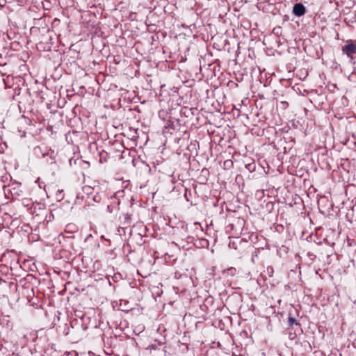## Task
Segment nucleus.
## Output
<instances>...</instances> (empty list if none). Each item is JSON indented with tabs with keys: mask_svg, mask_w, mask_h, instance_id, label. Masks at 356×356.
I'll return each instance as SVG.
<instances>
[{
	"mask_svg": "<svg viewBox=\"0 0 356 356\" xmlns=\"http://www.w3.org/2000/svg\"><path fill=\"white\" fill-rule=\"evenodd\" d=\"M342 53L350 60L356 58V40H347L346 44L341 47Z\"/></svg>",
	"mask_w": 356,
	"mask_h": 356,
	"instance_id": "1",
	"label": "nucleus"
},
{
	"mask_svg": "<svg viewBox=\"0 0 356 356\" xmlns=\"http://www.w3.org/2000/svg\"><path fill=\"white\" fill-rule=\"evenodd\" d=\"M306 13V8L303 4L299 3H296L293 8V13L298 17L304 15Z\"/></svg>",
	"mask_w": 356,
	"mask_h": 356,
	"instance_id": "2",
	"label": "nucleus"
},
{
	"mask_svg": "<svg viewBox=\"0 0 356 356\" xmlns=\"http://www.w3.org/2000/svg\"><path fill=\"white\" fill-rule=\"evenodd\" d=\"M111 200H113V203L107 206V211L109 213L118 211L119 210L120 201L115 197H112Z\"/></svg>",
	"mask_w": 356,
	"mask_h": 356,
	"instance_id": "3",
	"label": "nucleus"
},
{
	"mask_svg": "<svg viewBox=\"0 0 356 356\" xmlns=\"http://www.w3.org/2000/svg\"><path fill=\"white\" fill-rule=\"evenodd\" d=\"M288 325L289 328L296 329V327H297L300 331H302L300 323L294 317H292L291 316H289Z\"/></svg>",
	"mask_w": 356,
	"mask_h": 356,
	"instance_id": "4",
	"label": "nucleus"
},
{
	"mask_svg": "<svg viewBox=\"0 0 356 356\" xmlns=\"http://www.w3.org/2000/svg\"><path fill=\"white\" fill-rule=\"evenodd\" d=\"M123 222L122 224L126 226H129L131 224V216L129 213H123Z\"/></svg>",
	"mask_w": 356,
	"mask_h": 356,
	"instance_id": "5",
	"label": "nucleus"
},
{
	"mask_svg": "<svg viewBox=\"0 0 356 356\" xmlns=\"http://www.w3.org/2000/svg\"><path fill=\"white\" fill-rule=\"evenodd\" d=\"M223 273H227L229 275H230L231 276H234L235 275V273H236V269L233 267L232 268H227L226 270H224L222 271Z\"/></svg>",
	"mask_w": 356,
	"mask_h": 356,
	"instance_id": "6",
	"label": "nucleus"
},
{
	"mask_svg": "<svg viewBox=\"0 0 356 356\" xmlns=\"http://www.w3.org/2000/svg\"><path fill=\"white\" fill-rule=\"evenodd\" d=\"M246 168L250 171V172H252V171H254L255 170V165L254 163H249L248 165H245Z\"/></svg>",
	"mask_w": 356,
	"mask_h": 356,
	"instance_id": "7",
	"label": "nucleus"
},
{
	"mask_svg": "<svg viewBox=\"0 0 356 356\" xmlns=\"http://www.w3.org/2000/svg\"><path fill=\"white\" fill-rule=\"evenodd\" d=\"M62 191H60V190H58V193H60Z\"/></svg>",
	"mask_w": 356,
	"mask_h": 356,
	"instance_id": "8",
	"label": "nucleus"
}]
</instances>
